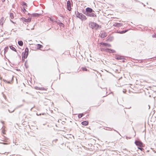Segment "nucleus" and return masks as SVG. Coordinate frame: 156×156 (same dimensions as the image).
<instances>
[{
	"instance_id": "obj_1",
	"label": "nucleus",
	"mask_w": 156,
	"mask_h": 156,
	"mask_svg": "<svg viewBox=\"0 0 156 156\" xmlns=\"http://www.w3.org/2000/svg\"><path fill=\"white\" fill-rule=\"evenodd\" d=\"M82 12L87 16L94 18L97 17L95 11L91 8L88 7L85 10L83 9Z\"/></svg>"
},
{
	"instance_id": "obj_2",
	"label": "nucleus",
	"mask_w": 156,
	"mask_h": 156,
	"mask_svg": "<svg viewBox=\"0 0 156 156\" xmlns=\"http://www.w3.org/2000/svg\"><path fill=\"white\" fill-rule=\"evenodd\" d=\"M88 25L89 27L93 30H98L100 29L101 26L98 24L92 21H90L89 22Z\"/></svg>"
},
{
	"instance_id": "obj_3",
	"label": "nucleus",
	"mask_w": 156,
	"mask_h": 156,
	"mask_svg": "<svg viewBox=\"0 0 156 156\" xmlns=\"http://www.w3.org/2000/svg\"><path fill=\"white\" fill-rule=\"evenodd\" d=\"M21 11L23 12L25 14H27L29 16H33V17H39L40 16V14L37 13H33L32 14H30L28 13V11L26 10V9H21Z\"/></svg>"
},
{
	"instance_id": "obj_4",
	"label": "nucleus",
	"mask_w": 156,
	"mask_h": 156,
	"mask_svg": "<svg viewBox=\"0 0 156 156\" xmlns=\"http://www.w3.org/2000/svg\"><path fill=\"white\" fill-rule=\"evenodd\" d=\"M76 17L80 19L82 21L87 19V18L85 15L79 12L78 11H77V13L76 14Z\"/></svg>"
},
{
	"instance_id": "obj_5",
	"label": "nucleus",
	"mask_w": 156,
	"mask_h": 156,
	"mask_svg": "<svg viewBox=\"0 0 156 156\" xmlns=\"http://www.w3.org/2000/svg\"><path fill=\"white\" fill-rule=\"evenodd\" d=\"M29 53V49L27 47L25 48L24 52L22 53V58L23 60H25V59L27 58L28 57Z\"/></svg>"
},
{
	"instance_id": "obj_6",
	"label": "nucleus",
	"mask_w": 156,
	"mask_h": 156,
	"mask_svg": "<svg viewBox=\"0 0 156 156\" xmlns=\"http://www.w3.org/2000/svg\"><path fill=\"white\" fill-rule=\"evenodd\" d=\"M67 9L69 11H71L72 8L71 6H73V2H71L70 0H68L67 2Z\"/></svg>"
},
{
	"instance_id": "obj_7",
	"label": "nucleus",
	"mask_w": 156,
	"mask_h": 156,
	"mask_svg": "<svg viewBox=\"0 0 156 156\" xmlns=\"http://www.w3.org/2000/svg\"><path fill=\"white\" fill-rule=\"evenodd\" d=\"M105 50H106V52H110L111 53H115L116 51L113 49L110 48H106Z\"/></svg>"
},
{
	"instance_id": "obj_8",
	"label": "nucleus",
	"mask_w": 156,
	"mask_h": 156,
	"mask_svg": "<svg viewBox=\"0 0 156 156\" xmlns=\"http://www.w3.org/2000/svg\"><path fill=\"white\" fill-rule=\"evenodd\" d=\"M21 5H22L23 7H21V9H24V8L25 9H26L27 7V3L24 2H21Z\"/></svg>"
},
{
	"instance_id": "obj_9",
	"label": "nucleus",
	"mask_w": 156,
	"mask_h": 156,
	"mask_svg": "<svg viewBox=\"0 0 156 156\" xmlns=\"http://www.w3.org/2000/svg\"><path fill=\"white\" fill-rule=\"evenodd\" d=\"M135 144L137 146H142L143 143L141 141H135Z\"/></svg>"
},
{
	"instance_id": "obj_10",
	"label": "nucleus",
	"mask_w": 156,
	"mask_h": 156,
	"mask_svg": "<svg viewBox=\"0 0 156 156\" xmlns=\"http://www.w3.org/2000/svg\"><path fill=\"white\" fill-rule=\"evenodd\" d=\"M56 23L59 25L60 27H62L63 28L65 27V25L63 23H62L60 20H58Z\"/></svg>"
},
{
	"instance_id": "obj_11",
	"label": "nucleus",
	"mask_w": 156,
	"mask_h": 156,
	"mask_svg": "<svg viewBox=\"0 0 156 156\" xmlns=\"http://www.w3.org/2000/svg\"><path fill=\"white\" fill-rule=\"evenodd\" d=\"M50 21L52 22V23L53 24H54V23H57L58 21L55 20V18L52 17H49L48 19Z\"/></svg>"
},
{
	"instance_id": "obj_12",
	"label": "nucleus",
	"mask_w": 156,
	"mask_h": 156,
	"mask_svg": "<svg viewBox=\"0 0 156 156\" xmlns=\"http://www.w3.org/2000/svg\"><path fill=\"white\" fill-rule=\"evenodd\" d=\"M123 25V24L120 23H115L113 24V26L115 27H119Z\"/></svg>"
},
{
	"instance_id": "obj_13",
	"label": "nucleus",
	"mask_w": 156,
	"mask_h": 156,
	"mask_svg": "<svg viewBox=\"0 0 156 156\" xmlns=\"http://www.w3.org/2000/svg\"><path fill=\"white\" fill-rule=\"evenodd\" d=\"M115 58L117 60L123 59H124V58L122 56L117 55H115Z\"/></svg>"
},
{
	"instance_id": "obj_14",
	"label": "nucleus",
	"mask_w": 156,
	"mask_h": 156,
	"mask_svg": "<svg viewBox=\"0 0 156 156\" xmlns=\"http://www.w3.org/2000/svg\"><path fill=\"white\" fill-rule=\"evenodd\" d=\"M107 35V34L106 32H103L101 35L100 37L101 38H103L106 37Z\"/></svg>"
},
{
	"instance_id": "obj_15",
	"label": "nucleus",
	"mask_w": 156,
	"mask_h": 156,
	"mask_svg": "<svg viewBox=\"0 0 156 156\" xmlns=\"http://www.w3.org/2000/svg\"><path fill=\"white\" fill-rule=\"evenodd\" d=\"M9 47L10 48L12 51H14L15 52H17V51L16 48L13 46L12 45H9Z\"/></svg>"
},
{
	"instance_id": "obj_16",
	"label": "nucleus",
	"mask_w": 156,
	"mask_h": 156,
	"mask_svg": "<svg viewBox=\"0 0 156 156\" xmlns=\"http://www.w3.org/2000/svg\"><path fill=\"white\" fill-rule=\"evenodd\" d=\"M32 16H29V17H28L27 19H26V23H28L31 22V17Z\"/></svg>"
},
{
	"instance_id": "obj_17",
	"label": "nucleus",
	"mask_w": 156,
	"mask_h": 156,
	"mask_svg": "<svg viewBox=\"0 0 156 156\" xmlns=\"http://www.w3.org/2000/svg\"><path fill=\"white\" fill-rule=\"evenodd\" d=\"M107 43L105 42H101L99 43L100 45L102 47H106Z\"/></svg>"
},
{
	"instance_id": "obj_18",
	"label": "nucleus",
	"mask_w": 156,
	"mask_h": 156,
	"mask_svg": "<svg viewBox=\"0 0 156 156\" xmlns=\"http://www.w3.org/2000/svg\"><path fill=\"white\" fill-rule=\"evenodd\" d=\"M81 124L83 126H87L88 124V122L87 121H83L81 122Z\"/></svg>"
},
{
	"instance_id": "obj_19",
	"label": "nucleus",
	"mask_w": 156,
	"mask_h": 156,
	"mask_svg": "<svg viewBox=\"0 0 156 156\" xmlns=\"http://www.w3.org/2000/svg\"><path fill=\"white\" fill-rule=\"evenodd\" d=\"M21 21H22L23 23H26V19L24 17H22L20 19Z\"/></svg>"
},
{
	"instance_id": "obj_20",
	"label": "nucleus",
	"mask_w": 156,
	"mask_h": 156,
	"mask_svg": "<svg viewBox=\"0 0 156 156\" xmlns=\"http://www.w3.org/2000/svg\"><path fill=\"white\" fill-rule=\"evenodd\" d=\"M9 47L8 46H6L5 47V48H4V54H5L6 52H7L9 49Z\"/></svg>"
},
{
	"instance_id": "obj_21",
	"label": "nucleus",
	"mask_w": 156,
	"mask_h": 156,
	"mask_svg": "<svg viewBox=\"0 0 156 156\" xmlns=\"http://www.w3.org/2000/svg\"><path fill=\"white\" fill-rule=\"evenodd\" d=\"M84 115L83 113H80L78 114V117L79 119L82 118Z\"/></svg>"
},
{
	"instance_id": "obj_22",
	"label": "nucleus",
	"mask_w": 156,
	"mask_h": 156,
	"mask_svg": "<svg viewBox=\"0 0 156 156\" xmlns=\"http://www.w3.org/2000/svg\"><path fill=\"white\" fill-rule=\"evenodd\" d=\"M10 18L12 19L14 18V14L13 13H12V12H10Z\"/></svg>"
},
{
	"instance_id": "obj_23",
	"label": "nucleus",
	"mask_w": 156,
	"mask_h": 156,
	"mask_svg": "<svg viewBox=\"0 0 156 156\" xmlns=\"http://www.w3.org/2000/svg\"><path fill=\"white\" fill-rule=\"evenodd\" d=\"M18 44L20 46H22L23 44V42L22 41H18Z\"/></svg>"
},
{
	"instance_id": "obj_24",
	"label": "nucleus",
	"mask_w": 156,
	"mask_h": 156,
	"mask_svg": "<svg viewBox=\"0 0 156 156\" xmlns=\"http://www.w3.org/2000/svg\"><path fill=\"white\" fill-rule=\"evenodd\" d=\"M43 47V46L40 44H37V49L41 48Z\"/></svg>"
},
{
	"instance_id": "obj_25",
	"label": "nucleus",
	"mask_w": 156,
	"mask_h": 156,
	"mask_svg": "<svg viewBox=\"0 0 156 156\" xmlns=\"http://www.w3.org/2000/svg\"><path fill=\"white\" fill-rule=\"evenodd\" d=\"M4 20V18L3 17H2L0 20V23H2V25L3 23V21Z\"/></svg>"
},
{
	"instance_id": "obj_26",
	"label": "nucleus",
	"mask_w": 156,
	"mask_h": 156,
	"mask_svg": "<svg viewBox=\"0 0 156 156\" xmlns=\"http://www.w3.org/2000/svg\"><path fill=\"white\" fill-rule=\"evenodd\" d=\"M82 69L83 71H87L88 70L86 67H82Z\"/></svg>"
},
{
	"instance_id": "obj_27",
	"label": "nucleus",
	"mask_w": 156,
	"mask_h": 156,
	"mask_svg": "<svg viewBox=\"0 0 156 156\" xmlns=\"http://www.w3.org/2000/svg\"><path fill=\"white\" fill-rule=\"evenodd\" d=\"M138 148L139 149H140V150L141 151H143V150H144V149L143 148H142L141 147V146L138 147Z\"/></svg>"
},
{
	"instance_id": "obj_28",
	"label": "nucleus",
	"mask_w": 156,
	"mask_h": 156,
	"mask_svg": "<svg viewBox=\"0 0 156 156\" xmlns=\"http://www.w3.org/2000/svg\"><path fill=\"white\" fill-rule=\"evenodd\" d=\"M34 88L36 90H40V87H38L37 86H36V87H34Z\"/></svg>"
},
{
	"instance_id": "obj_29",
	"label": "nucleus",
	"mask_w": 156,
	"mask_h": 156,
	"mask_svg": "<svg viewBox=\"0 0 156 156\" xmlns=\"http://www.w3.org/2000/svg\"><path fill=\"white\" fill-rule=\"evenodd\" d=\"M113 130L114 131H115L118 133L119 135H120V134L116 130H115V129H112L110 130Z\"/></svg>"
},
{
	"instance_id": "obj_30",
	"label": "nucleus",
	"mask_w": 156,
	"mask_h": 156,
	"mask_svg": "<svg viewBox=\"0 0 156 156\" xmlns=\"http://www.w3.org/2000/svg\"><path fill=\"white\" fill-rule=\"evenodd\" d=\"M111 45L110 44L107 43L106 47H111Z\"/></svg>"
},
{
	"instance_id": "obj_31",
	"label": "nucleus",
	"mask_w": 156,
	"mask_h": 156,
	"mask_svg": "<svg viewBox=\"0 0 156 156\" xmlns=\"http://www.w3.org/2000/svg\"><path fill=\"white\" fill-rule=\"evenodd\" d=\"M152 37L153 38H156V34H155L152 35Z\"/></svg>"
},
{
	"instance_id": "obj_32",
	"label": "nucleus",
	"mask_w": 156,
	"mask_h": 156,
	"mask_svg": "<svg viewBox=\"0 0 156 156\" xmlns=\"http://www.w3.org/2000/svg\"><path fill=\"white\" fill-rule=\"evenodd\" d=\"M40 90H45V89L44 87H40Z\"/></svg>"
},
{
	"instance_id": "obj_33",
	"label": "nucleus",
	"mask_w": 156,
	"mask_h": 156,
	"mask_svg": "<svg viewBox=\"0 0 156 156\" xmlns=\"http://www.w3.org/2000/svg\"><path fill=\"white\" fill-rule=\"evenodd\" d=\"M105 49H106V48H102L101 49V50L102 51H106V50H105Z\"/></svg>"
},
{
	"instance_id": "obj_34",
	"label": "nucleus",
	"mask_w": 156,
	"mask_h": 156,
	"mask_svg": "<svg viewBox=\"0 0 156 156\" xmlns=\"http://www.w3.org/2000/svg\"><path fill=\"white\" fill-rule=\"evenodd\" d=\"M6 82H7L8 83L11 84V81H7Z\"/></svg>"
},
{
	"instance_id": "obj_35",
	"label": "nucleus",
	"mask_w": 156,
	"mask_h": 156,
	"mask_svg": "<svg viewBox=\"0 0 156 156\" xmlns=\"http://www.w3.org/2000/svg\"><path fill=\"white\" fill-rule=\"evenodd\" d=\"M123 33H125L126 32H127L128 31V30H123Z\"/></svg>"
},
{
	"instance_id": "obj_36",
	"label": "nucleus",
	"mask_w": 156,
	"mask_h": 156,
	"mask_svg": "<svg viewBox=\"0 0 156 156\" xmlns=\"http://www.w3.org/2000/svg\"><path fill=\"white\" fill-rule=\"evenodd\" d=\"M13 76H12V77L11 76V82H12V81L13 80Z\"/></svg>"
},
{
	"instance_id": "obj_37",
	"label": "nucleus",
	"mask_w": 156,
	"mask_h": 156,
	"mask_svg": "<svg viewBox=\"0 0 156 156\" xmlns=\"http://www.w3.org/2000/svg\"><path fill=\"white\" fill-rule=\"evenodd\" d=\"M119 32L120 34H124V33L123 32V30L119 31Z\"/></svg>"
},
{
	"instance_id": "obj_38",
	"label": "nucleus",
	"mask_w": 156,
	"mask_h": 156,
	"mask_svg": "<svg viewBox=\"0 0 156 156\" xmlns=\"http://www.w3.org/2000/svg\"><path fill=\"white\" fill-rule=\"evenodd\" d=\"M26 61L25 62V67L26 68H27L28 67V66H27L26 65Z\"/></svg>"
},
{
	"instance_id": "obj_39",
	"label": "nucleus",
	"mask_w": 156,
	"mask_h": 156,
	"mask_svg": "<svg viewBox=\"0 0 156 156\" xmlns=\"http://www.w3.org/2000/svg\"><path fill=\"white\" fill-rule=\"evenodd\" d=\"M10 20V21L12 23H14V24H16V23L15 22H14L12 20Z\"/></svg>"
},
{
	"instance_id": "obj_40",
	"label": "nucleus",
	"mask_w": 156,
	"mask_h": 156,
	"mask_svg": "<svg viewBox=\"0 0 156 156\" xmlns=\"http://www.w3.org/2000/svg\"><path fill=\"white\" fill-rule=\"evenodd\" d=\"M14 110H14L12 111H10L9 110H8L9 112L10 113H12V112H13L14 111Z\"/></svg>"
},
{
	"instance_id": "obj_41",
	"label": "nucleus",
	"mask_w": 156,
	"mask_h": 156,
	"mask_svg": "<svg viewBox=\"0 0 156 156\" xmlns=\"http://www.w3.org/2000/svg\"><path fill=\"white\" fill-rule=\"evenodd\" d=\"M2 133H3L4 134H5V133H4L5 132V130H4V129H2Z\"/></svg>"
},
{
	"instance_id": "obj_42",
	"label": "nucleus",
	"mask_w": 156,
	"mask_h": 156,
	"mask_svg": "<svg viewBox=\"0 0 156 156\" xmlns=\"http://www.w3.org/2000/svg\"><path fill=\"white\" fill-rule=\"evenodd\" d=\"M2 144L4 145H6V144H7V143H5V142H3L2 143Z\"/></svg>"
},
{
	"instance_id": "obj_43",
	"label": "nucleus",
	"mask_w": 156,
	"mask_h": 156,
	"mask_svg": "<svg viewBox=\"0 0 156 156\" xmlns=\"http://www.w3.org/2000/svg\"><path fill=\"white\" fill-rule=\"evenodd\" d=\"M45 114V113H41V114H39V115H44V114Z\"/></svg>"
},
{
	"instance_id": "obj_44",
	"label": "nucleus",
	"mask_w": 156,
	"mask_h": 156,
	"mask_svg": "<svg viewBox=\"0 0 156 156\" xmlns=\"http://www.w3.org/2000/svg\"><path fill=\"white\" fill-rule=\"evenodd\" d=\"M23 106V105H20L19 106H18L19 107H20L22 106Z\"/></svg>"
},
{
	"instance_id": "obj_45",
	"label": "nucleus",
	"mask_w": 156,
	"mask_h": 156,
	"mask_svg": "<svg viewBox=\"0 0 156 156\" xmlns=\"http://www.w3.org/2000/svg\"><path fill=\"white\" fill-rule=\"evenodd\" d=\"M3 81L4 82H6V81H7V80H5V79H3Z\"/></svg>"
},
{
	"instance_id": "obj_46",
	"label": "nucleus",
	"mask_w": 156,
	"mask_h": 156,
	"mask_svg": "<svg viewBox=\"0 0 156 156\" xmlns=\"http://www.w3.org/2000/svg\"><path fill=\"white\" fill-rule=\"evenodd\" d=\"M5 1V0H2V2H4Z\"/></svg>"
},
{
	"instance_id": "obj_47",
	"label": "nucleus",
	"mask_w": 156,
	"mask_h": 156,
	"mask_svg": "<svg viewBox=\"0 0 156 156\" xmlns=\"http://www.w3.org/2000/svg\"><path fill=\"white\" fill-rule=\"evenodd\" d=\"M122 60H122V62H125V60L124 59H122Z\"/></svg>"
},
{
	"instance_id": "obj_48",
	"label": "nucleus",
	"mask_w": 156,
	"mask_h": 156,
	"mask_svg": "<svg viewBox=\"0 0 156 156\" xmlns=\"http://www.w3.org/2000/svg\"><path fill=\"white\" fill-rule=\"evenodd\" d=\"M148 107H149V108H149V109H150V106L149 105H148Z\"/></svg>"
},
{
	"instance_id": "obj_49",
	"label": "nucleus",
	"mask_w": 156,
	"mask_h": 156,
	"mask_svg": "<svg viewBox=\"0 0 156 156\" xmlns=\"http://www.w3.org/2000/svg\"><path fill=\"white\" fill-rule=\"evenodd\" d=\"M126 90H125V91H123V92L124 93H126Z\"/></svg>"
},
{
	"instance_id": "obj_50",
	"label": "nucleus",
	"mask_w": 156,
	"mask_h": 156,
	"mask_svg": "<svg viewBox=\"0 0 156 156\" xmlns=\"http://www.w3.org/2000/svg\"><path fill=\"white\" fill-rule=\"evenodd\" d=\"M153 151L154 152V153H156V151L155 150H153Z\"/></svg>"
},
{
	"instance_id": "obj_51",
	"label": "nucleus",
	"mask_w": 156,
	"mask_h": 156,
	"mask_svg": "<svg viewBox=\"0 0 156 156\" xmlns=\"http://www.w3.org/2000/svg\"><path fill=\"white\" fill-rule=\"evenodd\" d=\"M140 3L141 4H142V5L144 4V3H143L142 2H140Z\"/></svg>"
},
{
	"instance_id": "obj_52",
	"label": "nucleus",
	"mask_w": 156,
	"mask_h": 156,
	"mask_svg": "<svg viewBox=\"0 0 156 156\" xmlns=\"http://www.w3.org/2000/svg\"><path fill=\"white\" fill-rule=\"evenodd\" d=\"M109 40L110 41H112V40L110 39V40Z\"/></svg>"
},
{
	"instance_id": "obj_53",
	"label": "nucleus",
	"mask_w": 156,
	"mask_h": 156,
	"mask_svg": "<svg viewBox=\"0 0 156 156\" xmlns=\"http://www.w3.org/2000/svg\"><path fill=\"white\" fill-rule=\"evenodd\" d=\"M143 6H144V7H145V5L144 4H143Z\"/></svg>"
},
{
	"instance_id": "obj_54",
	"label": "nucleus",
	"mask_w": 156,
	"mask_h": 156,
	"mask_svg": "<svg viewBox=\"0 0 156 156\" xmlns=\"http://www.w3.org/2000/svg\"><path fill=\"white\" fill-rule=\"evenodd\" d=\"M131 108V107H130L129 108H128V109H129L130 108Z\"/></svg>"
},
{
	"instance_id": "obj_55",
	"label": "nucleus",
	"mask_w": 156,
	"mask_h": 156,
	"mask_svg": "<svg viewBox=\"0 0 156 156\" xmlns=\"http://www.w3.org/2000/svg\"><path fill=\"white\" fill-rule=\"evenodd\" d=\"M33 108H32L31 109H30V110L31 111L32 110V109Z\"/></svg>"
},
{
	"instance_id": "obj_56",
	"label": "nucleus",
	"mask_w": 156,
	"mask_h": 156,
	"mask_svg": "<svg viewBox=\"0 0 156 156\" xmlns=\"http://www.w3.org/2000/svg\"><path fill=\"white\" fill-rule=\"evenodd\" d=\"M8 39L7 38H3V39Z\"/></svg>"
},
{
	"instance_id": "obj_57",
	"label": "nucleus",
	"mask_w": 156,
	"mask_h": 156,
	"mask_svg": "<svg viewBox=\"0 0 156 156\" xmlns=\"http://www.w3.org/2000/svg\"><path fill=\"white\" fill-rule=\"evenodd\" d=\"M37 115H39L38 114V113H37Z\"/></svg>"
},
{
	"instance_id": "obj_58",
	"label": "nucleus",
	"mask_w": 156,
	"mask_h": 156,
	"mask_svg": "<svg viewBox=\"0 0 156 156\" xmlns=\"http://www.w3.org/2000/svg\"><path fill=\"white\" fill-rule=\"evenodd\" d=\"M26 94H28V92H26Z\"/></svg>"
},
{
	"instance_id": "obj_59",
	"label": "nucleus",
	"mask_w": 156,
	"mask_h": 156,
	"mask_svg": "<svg viewBox=\"0 0 156 156\" xmlns=\"http://www.w3.org/2000/svg\"><path fill=\"white\" fill-rule=\"evenodd\" d=\"M23 101H24V100H23Z\"/></svg>"
},
{
	"instance_id": "obj_60",
	"label": "nucleus",
	"mask_w": 156,
	"mask_h": 156,
	"mask_svg": "<svg viewBox=\"0 0 156 156\" xmlns=\"http://www.w3.org/2000/svg\"><path fill=\"white\" fill-rule=\"evenodd\" d=\"M0 25H2V23H0Z\"/></svg>"
},
{
	"instance_id": "obj_61",
	"label": "nucleus",
	"mask_w": 156,
	"mask_h": 156,
	"mask_svg": "<svg viewBox=\"0 0 156 156\" xmlns=\"http://www.w3.org/2000/svg\"><path fill=\"white\" fill-rule=\"evenodd\" d=\"M26 18H27V16H26Z\"/></svg>"
},
{
	"instance_id": "obj_62",
	"label": "nucleus",
	"mask_w": 156,
	"mask_h": 156,
	"mask_svg": "<svg viewBox=\"0 0 156 156\" xmlns=\"http://www.w3.org/2000/svg\"><path fill=\"white\" fill-rule=\"evenodd\" d=\"M147 4H148V2H147Z\"/></svg>"
},
{
	"instance_id": "obj_63",
	"label": "nucleus",
	"mask_w": 156,
	"mask_h": 156,
	"mask_svg": "<svg viewBox=\"0 0 156 156\" xmlns=\"http://www.w3.org/2000/svg\"><path fill=\"white\" fill-rule=\"evenodd\" d=\"M1 41V42H2V41Z\"/></svg>"
},
{
	"instance_id": "obj_64",
	"label": "nucleus",
	"mask_w": 156,
	"mask_h": 156,
	"mask_svg": "<svg viewBox=\"0 0 156 156\" xmlns=\"http://www.w3.org/2000/svg\"><path fill=\"white\" fill-rule=\"evenodd\" d=\"M155 29H156V27H155Z\"/></svg>"
}]
</instances>
